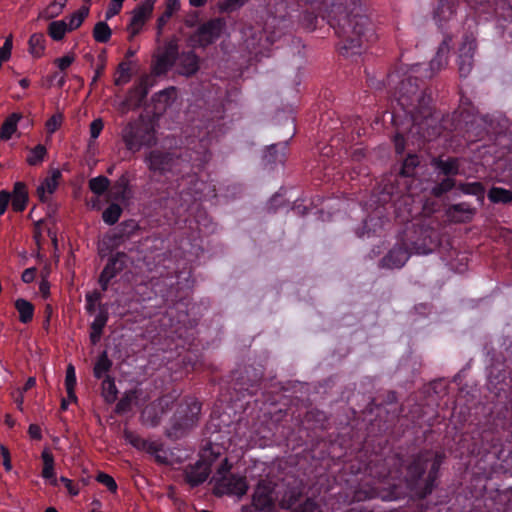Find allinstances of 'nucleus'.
Returning <instances> with one entry per match:
<instances>
[{"label": "nucleus", "instance_id": "nucleus-1", "mask_svg": "<svg viewBox=\"0 0 512 512\" xmlns=\"http://www.w3.org/2000/svg\"><path fill=\"white\" fill-rule=\"evenodd\" d=\"M366 72L367 85L380 90L387 88L396 104H392L390 118L396 133L393 138L395 151L401 155L405 151L406 140L415 139L421 143L430 142L442 134L443 125L432 106L431 90L423 88V82L416 76L390 72L386 80H378Z\"/></svg>", "mask_w": 512, "mask_h": 512}, {"label": "nucleus", "instance_id": "nucleus-2", "mask_svg": "<svg viewBox=\"0 0 512 512\" xmlns=\"http://www.w3.org/2000/svg\"><path fill=\"white\" fill-rule=\"evenodd\" d=\"M208 139L201 137L194 147L179 152L154 149L145 157V163L154 178H165L176 182L175 196L164 200L165 208L174 215H181L190 205L201 199L206 183L199 179L198 172L210 160Z\"/></svg>", "mask_w": 512, "mask_h": 512}, {"label": "nucleus", "instance_id": "nucleus-3", "mask_svg": "<svg viewBox=\"0 0 512 512\" xmlns=\"http://www.w3.org/2000/svg\"><path fill=\"white\" fill-rule=\"evenodd\" d=\"M446 459L443 451L421 450L405 459L400 454L380 458L375 455L366 465L365 471L380 482L387 483L391 490L389 499L400 497L399 487L391 481L404 483L419 499H425L437 487L440 468Z\"/></svg>", "mask_w": 512, "mask_h": 512}, {"label": "nucleus", "instance_id": "nucleus-4", "mask_svg": "<svg viewBox=\"0 0 512 512\" xmlns=\"http://www.w3.org/2000/svg\"><path fill=\"white\" fill-rule=\"evenodd\" d=\"M314 19L321 17L339 38L337 49L348 57L359 54L364 43L376 39L368 7L363 0H312Z\"/></svg>", "mask_w": 512, "mask_h": 512}, {"label": "nucleus", "instance_id": "nucleus-5", "mask_svg": "<svg viewBox=\"0 0 512 512\" xmlns=\"http://www.w3.org/2000/svg\"><path fill=\"white\" fill-rule=\"evenodd\" d=\"M191 273L174 272L160 277L154 283V290L159 294L168 309L159 319V326L165 336L172 340H180L177 346L191 345L195 339L197 321L190 318L189 290L192 286Z\"/></svg>", "mask_w": 512, "mask_h": 512}, {"label": "nucleus", "instance_id": "nucleus-6", "mask_svg": "<svg viewBox=\"0 0 512 512\" xmlns=\"http://www.w3.org/2000/svg\"><path fill=\"white\" fill-rule=\"evenodd\" d=\"M201 402L193 396H185L176 407L166 429V436L171 440L185 437L200 420Z\"/></svg>", "mask_w": 512, "mask_h": 512}, {"label": "nucleus", "instance_id": "nucleus-7", "mask_svg": "<svg viewBox=\"0 0 512 512\" xmlns=\"http://www.w3.org/2000/svg\"><path fill=\"white\" fill-rule=\"evenodd\" d=\"M456 121L455 129H459L463 137L471 142L483 139L491 126L489 115H479L472 104L468 103L465 107L463 101L457 112Z\"/></svg>", "mask_w": 512, "mask_h": 512}, {"label": "nucleus", "instance_id": "nucleus-8", "mask_svg": "<svg viewBox=\"0 0 512 512\" xmlns=\"http://www.w3.org/2000/svg\"><path fill=\"white\" fill-rule=\"evenodd\" d=\"M402 239L413 253L427 255L439 247L441 234L429 224L417 223L406 229Z\"/></svg>", "mask_w": 512, "mask_h": 512}, {"label": "nucleus", "instance_id": "nucleus-9", "mask_svg": "<svg viewBox=\"0 0 512 512\" xmlns=\"http://www.w3.org/2000/svg\"><path fill=\"white\" fill-rule=\"evenodd\" d=\"M473 11V16L467 18L488 21L497 19L499 26L505 27L506 23H512V0H464Z\"/></svg>", "mask_w": 512, "mask_h": 512}, {"label": "nucleus", "instance_id": "nucleus-10", "mask_svg": "<svg viewBox=\"0 0 512 512\" xmlns=\"http://www.w3.org/2000/svg\"><path fill=\"white\" fill-rule=\"evenodd\" d=\"M487 385L497 397L512 402V358L491 365Z\"/></svg>", "mask_w": 512, "mask_h": 512}, {"label": "nucleus", "instance_id": "nucleus-11", "mask_svg": "<svg viewBox=\"0 0 512 512\" xmlns=\"http://www.w3.org/2000/svg\"><path fill=\"white\" fill-rule=\"evenodd\" d=\"M230 378V388L235 392L236 399H241L246 394L256 393L263 378V370L254 366H245L243 369L232 371Z\"/></svg>", "mask_w": 512, "mask_h": 512}, {"label": "nucleus", "instance_id": "nucleus-12", "mask_svg": "<svg viewBox=\"0 0 512 512\" xmlns=\"http://www.w3.org/2000/svg\"><path fill=\"white\" fill-rule=\"evenodd\" d=\"M226 29V20L223 17L211 18L201 23L188 37L192 48L205 49L216 43Z\"/></svg>", "mask_w": 512, "mask_h": 512}, {"label": "nucleus", "instance_id": "nucleus-13", "mask_svg": "<svg viewBox=\"0 0 512 512\" xmlns=\"http://www.w3.org/2000/svg\"><path fill=\"white\" fill-rule=\"evenodd\" d=\"M478 22L475 19L467 18L463 23V29L466 30L463 36V42L459 48L457 60L460 77H467L473 68V57L476 50V33Z\"/></svg>", "mask_w": 512, "mask_h": 512}, {"label": "nucleus", "instance_id": "nucleus-14", "mask_svg": "<svg viewBox=\"0 0 512 512\" xmlns=\"http://www.w3.org/2000/svg\"><path fill=\"white\" fill-rule=\"evenodd\" d=\"M216 455L209 450L205 449L199 459L193 463L188 464L183 469V477L186 484L191 488L202 485L211 474V468Z\"/></svg>", "mask_w": 512, "mask_h": 512}, {"label": "nucleus", "instance_id": "nucleus-15", "mask_svg": "<svg viewBox=\"0 0 512 512\" xmlns=\"http://www.w3.org/2000/svg\"><path fill=\"white\" fill-rule=\"evenodd\" d=\"M122 139L128 150L137 151L142 146L155 143L154 131L140 121H131L122 130Z\"/></svg>", "mask_w": 512, "mask_h": 512}, {"label": "nucleus", "instance_id": "nucleus-16", "mask_svg": "<svg viewBox=\"0 0 512 512\" xmlns=\"http://www.w3.org/2000/svg\"><path fill=\"white\" fill-rule=\"evenodd\" d=\"M452 37L446 35L440 43L436 55L428 64H414L410 68V74H424L425 78H432L437 72L443 69L448 64V54L450 52V43Z\"/></svg>", "mask_w": 512, "mask_h": 512}, {"label": "nucleus", "instance_id": "nucleus-17", "mask_svg": "<svg viewBox=\"0 0 512 512\" xmlns=\"http://www.w3.org/2000/svg\"><path fill=\"white\" fill-rule=\"evenodd\" d=\"M215 482L213 493L216 496L246 494L248 486L246 478L236 474H230L228 477L212 478Z\"/></svg>", "mask_w": 512, "mask_h": 512}, {"label": "nucleus", "instance_id": "nucleus-18", "mask_svg": "<svg viewBox=\"0 0 512 512\" xmlns=\"http://www.w3.org/2000/svg\"><path fill=\"white\" fill-rule=\"evenodd\" d=\"M460 0H438L433 9V20L439 29L445 30L458 15Z\"/></svg>", "mask_w": 512, "mask_h": 512}, {"label": "nucleus", "instance_id": "nucleus-19", "mask_svg": "<svg viewBox=\"0 0 512 512\" xmlns=\"http://www.w3.org/2000/svg\"><path fill=\"white\" fill-rule=\"evenodd\" d=\"M178 41L172 38L164 45L162 53L152 65V73L156 76L166 74L175 64L178 58Z\"/></svg>", "mask_w": 512, "mask_h": 512}, {"label": "nucleus", "instance_id": "nucleus-20", "mask_svg": "<svg viewBox=\"0 0 512 512\" xmlns=\"http://www.w3.org/2000/svg\"><path fill=\"white\" fill-rule=\"evenodd\" d=\"M413 252L401 238L389 252L381 259L380 266L388 269H399L405 265Z\"/></svg>", "mask_w": 512, "mask_h": 512}, {"label": "nucleus", "instance_id": "nucleus-21", "mask_svg": "<svg viewBox=\"0 0 512 512\" xmlns=\"http://www.w3.org/2000/svg\"><path fill=\"white\" fill-rule=\"evenodd\" d=\"M154 9V0H145L140 5L136 6L132 12V17L128 25L130 32V39L138 35L146 21L150 18Z\"/></svg>", "mask_w": 512, "mask_h": 512}, {"label": "nucleus", "instance_id": "nucleus-22", "mask_svg": "<svg viewBox=\"0 0 512 512\" xmlns=\"http://www.w3.org/2000/svg\"><path fill=\"white\" fill-rule=\"evenodd\" d=\"M431 166L435 169L438 176L452 177L460 174V161L457 157L442 156L433 157L431 159Z\"/></svg>", "mask_w": 512, "mask_h": 512}, {"label": "nucleus", "instance_id": "nucleus-23", "mask_svg": "<svg viewBox=\"0 0 512 512\" xmlns=\"http://www.w3.org/2000/svg\"><path fill=\"white\" fill-rule=\"evenodd\" d=\"M476 214V209L467 202L451 204L446 210V216L454 223H468Z\"/></svg>", "mask_w": 512, "mask_h": 512}, {"label": "nucleus", "instance_id": "nucleus-24", "mask_svg": "<svg viewBox=\"0 0 512 512\" xmlns=\"http://www.w3.org/2000/svg\"><path fill=\"white\" fill-rule=\"evenodd\" d=\"M110 197L118 202L126 204L132 198L130 178L128 173H123L111 186Z\"/></svg>", "mask_w": 512, "mask_h": 512}, {"label": "nucleus", "instance_id": "nucleus-25", "mask_svg": "<svg viewBox=\"0 0 512 512\" xmlns=\"http://www.w3.org/2000/svg\"><path fill=\"white\" fill-rule=\"evenodd\" d=\"M273 490L266 484H258L253 495V505L257 510H270L274 507Z\"/></svg>", "mask_w": 512, "mask_h": 512}, {"label": "nucleus", "instance_id": "nucleus-26", "mask_svg": "<svg viewBox=\"0 0 512 512\" xmlns=\"http://www.w3.org/2000/svg\"><path fill=\"white\" fill-rule=\"evenodd\" d=\"M128 256L125 252H116L112 254L100 274L113 279L126 267Z\"/></svg>", "mask_w": 512, "mask_h": 512}, {"label": "nucleus", "instance_id": "nucleus-27", "mask_svg": "<svg viewBox=\"0 0 512 512\" xmlns=\"http://www.w3.org/2000/svg\"><path fill=\"white\" fill-rule=\"evenodd\" d=\"M179 72L185 76H192L199 70V57L192 50L178 53Z\"/></svg>", "mask_w": 512, "mask_h": 512}, {"label": "nucleus", "instance_id": "nucleus-28", "mask_svg": "<svg viewBox=\"0 0 512 512\" xmlns=\"http://www.w3.org/2000/svg\"><path fill=\"white\" fill-rule=\"evenodd\" d=\"M28 200L29 195L26 184L21 181L15 182L11 193V205L13 211L18 213L23 212L27 207Z\"/></svg>", "mask_w": 512, "mask_h": 512}, {"label": "nucleus", "instance_id": "nucleus-29", "mask_svg": "<svg viewBox=\"0 0 512 512\" xmlns=\"http://www.w3.org/2000/svg\"><path fill=\"white\" fill-rule=\"evenodd\" d=\"M50 173L51 175L46 177L37 188V194L41 202H46L48 200L45 195L46 192L48 194H53L56 191L59 181L62 178V173L59 169H52Z\"/></svg>", "mask_w": 512, "mask_h": 512}, {"label": "nucleus", "instance_id": "nucleus-30", "mask_svg": "<svg viewBox=\"0 0 512 512\" xmlns=\"http://www.w3.org/2000/svg\"><path fill=\"white\" fill-rule=\"evenodd\" d=\"M287 151L288 141L272 144L264 154V161L267 164H283L286 160Z\"/></svg>", "mask_w": 512, "mask_h": 512}, {"label": "nucleus", "instance_id": "nucleus-31", "mask_svg": "<svg viewBox=\"0 0 512 512\" xmlns=\"http://www.w3.org/2000/svg\"><path fill=\"white\" fill-rule=\"evenodd\" d=\"M113 361L109 358L106 350H103L97 356L94 366H93V376L100 380L105 378L106 376H112L110 373L112 371Z\"/></svg>", "mask_w": 512, "mask_h": 512}, {"label": "nucleus", "instance_id": "nucleus-32", "mask_svg": "<svg viewBox=\"0 0 512 512\" xmlns=\"http://www.w3.org/2000/svg\"><path fill=\"white\" fill-rule=\"evenodd\" d=\"M280 415L276 414L274 417H271L269 420H266L262 423L261 427L257 430V435L265 442L272 440L278 433L280 429Z\"/></svg>", "mask_w": 512, "mask_h": 512}, {"label": "nucleus", "instance_id": "nucleus-33", "mask_svg": "<svg viewBox=\"0 0 512 512\" xmlns=\"http://www.w3.org/2000/svg\"><path fill=\"white\" fill-rule=\"evenodd\" d=\"M151 87L149 75H143L129 90V98L135 100L137 103L144 101L149 93Z\"/></svg>", "mask_w": 512, "mask_h": 512}, {"label": "nucleus", "instance_id": "nucleus-34", "mask_svg": "<svg viewBox=\"0 0 512 512\" xmlns=\"http://www.w3.org/2000/svg\"><path fill=\"white\" fill-rule=\"evenodd\" d=\"M457 188L465 195H473L476 197L480 206L484 205L485 201V186L481 182H461Z\"/></svg>", "mask_w": 512, "mask_h": 512}, {"label": "nucleus", "instance_id": "nucleus-35", "mask_svg": "<svg viewBox=\"0 0 512 512\" xmlns=\"http://www.w3.org/2000/svg\"><path fill=\"white\" fill-rule=\"evenodd\" d=\"M127 240L114 229V231L110 234H107L103 240L104 248L101 249V257L106 255V252L109 254H114V252H118L117 250L126 242Z\"/></svg>", "mask_w": 512, "mask_h": 512}, {"label": "nucleus", "instance_id": "nucleus-36", "mask_svg": "<svg viewBox=\"0 0 512 512\" xmlns=\"http://www.w3.org/2000/svg\"><path fill=\"white\" fill-rule=\"evenodd\" d=\"M41 458L43 460V469H42V477L46 480H50L52 485H57V479L55 477V469H54V456L48 450L44 449L41 454Z\"/></svg>", "mask_w": 512, "mask_h": 512}, {"label": "nucleus", "instance_id": "nucleus-37", "mask_svg": "<svg viewBox=\"0 0 512 512\" xmlns=\"http://www.w3.org/2000/svg\"><path fill=\"white\" fill-rule=\"evenodd\" d=\"M411 413L412 422L416 426L422 427L424 425H427L431 427L437 422V414L434 413L432 415H427L425 412H423V407L419 404L413 407Z\"/></svg>", "mask_w": 512, "mask_h": 512}, {"label": "nucleus", "instance_id": "nucleus-38", "mask_svg": "<svg viewBox=\"0 0 512 512\" xmlns=\"http://www.w3.org/2000/svg\"><path fill=\"white\" fill-rule=\"evenodd\" d=\"M487 197L493 204H509L512 203V190L492 186L487 193Z\"/></svg>", "mask_w": 512, "mask_h": 512}, {"label": "nucleus", "instance_id": "nucleus-39", "mask_svg": "<svg viewBox=\"0 0 512 512\" xmlns=\"http://www.w3.org/2000/svg\"><path fill=\"white\" fill-rule=\"evenodd\" d=\"M14 305L19 313V321L21 323L27 324L32 321L35 308L31 302L23 298H18Z\"/></svg>", "mask_w": 512, "mask_h": 512}, {"label": "nucleus", "instance_id": "nucleus-40", "mask_svg": "<svg viewBox=\"0 0 512 512\" xmlns=\"http://www.w3.org/2000/svg\"><path fill=\"white\" fill-rule=\"evenodd\" d=\"M101 380V394L103 398L107 403H114L118 397L114 376H106Z\"/></svg>", "mask_w": 512, "mask_h": 512}, {"label": "nucleus", "instance_id": "nucleus-41", "mask_svg": "<svg viewBox=\"0 0 512 512\" xmlns=\"http://www.w3.org/2000/svg\"><path fill=\"white\" fill-rule=\"evenodd\" d=\"M21 117V114L12 113L5 119L0 129L1 139L8 140L12 137L17 129V124Z\"/></svg>", "mask_w": 512, "mask_h": 512}, {"label": "nucleus", "instance_id": "nucleus-42", "mask_svg": "<svg viewBox=\"0 0 512 512\" xmlns=\"http://www.w3.org/2000/svg\"><path fill=\"white\" fill-rule=\"evenodd\" d=\"M132 62L124 60L120 62L117 66L116 74L117 76L114 79V84L116 86H123L130 82L132 78Z\"/></svg>", "mask_w": 512, "mask_h": 512}, {"label": "nucleus", "instance_id": "nucleus-43", "mask_svg": "<svg viewBox=\"0 0 512 512\" xmlns=\"http://www.w3.org/2000/svg\"><path fill=\"white\" fill-rule=\"evenodd\" d=\"M455 187H457L456 180L452 177L444 176L441 181L435 183L432 187L431 194L436 198H441Z\"/></svg>", "mask_w": 512, "mask_h": 512}, {"label": "nucleus", "instance_id": "nucleus-44", "mask_svg": "<svg viewBox=\"0 0 512 512\" xmlns=\"http://www.w3.org/2000/svg\"><path fill=\"white\" fill-rule=\"evenodd\" d=\"M46 39L43 33H34L29 39V51L30 53L39 58L44 54Z\"/></svg>", "mask_w": 512, "mask_h": 512}, {"label": "nucleus", "instance_id": "nucleus-45", "mask_svg": "<svg viewBox=\"0 0 512 512\" xmlns=\"http://www.w3.org/2000/svg\"><path fill=\"white\" fill-rule=\"evenodd\" d=\"M67 32H69V28L64 20L52 21L47 28L48 35L54 41H61Z\"/></svg>", "mask_w": 512, "mask_h": 512}, {"label": "nucleus", "instance_id": "nucleus-46", "mask_svg": "<svg viewBox=\"0 0 512 512\" xmlns=\"http://www.w3.org/2000/svg\"><path fill=\"white\" fill-rule=\"evenodd\" d=\"M419 164V156L417 154L409 153L402 162L400 174L404 177H413Z\"/></svg>", "mask_w": 512, "mask_h": 512}, {"label": "nucleus", "instance_id": "nucleus-47", "mask_svg": "<svg viewBox=\"0 0 512 512\" xmlns=\"http://www.w3.org/2000/svg\"><path fill=\"white\" fill-rule=\"evenodd\" d=\"M123 212L122 207L118 203H111L109 206L103 211L102 219L104 223L107 225H114L118 222Z\"/></svg>", "mask_w": 512, "mask_h": 512}, {"label": "nucleus", "instance_id": "nucleus-48", "mask_svg": "<svg viewBox=\"0 0 512 512\" xmlns=\"http://www.w3.org/2000/svg\"><path fill=\"white\" fill-rule=\"evenodd\" d=\"M112 35V30L106 21H99L93 28V38L98 43H107Z\"/></svg>", "mask_w": 512, "mask_h": 512}, {"label": "nucleus", "instance_id": "nucleus-49", "mask_svg": "<svg viewBox=\"0 0 512 512\" xmlns=\"http://www.w3.org/2000/svg\"><path fill=\"white\" fill-rule=\"evenodd\" d=\"M137 399V391L129 390L124 393V395L117 402L115 407V412L118 414H124L131 410L132 403Z\"/></svg>", "mask_w": 512, "mask_h": 512}, {"label": "nucleus", "instance_id": "nucleus-50", "mask_svg": "<svg viewBox=\"0 0 512 512\" xmlns=\"http://www.w3.org/2000/svg\"><path fill=\"white\" fill-rule=\"evenodd\" d=\"M110 180L103 175L91 178L88 182L89 189L97 196L103 195L110 187Z\"/></svg>", "mask_w": 512, "mask_h": 512}, {"label": "nucleus", "instance_id": "nucleus-51", "mask_svg": "<svg viewBox=\"0 0 512 512\" xmlns=\"http://www.w3.org/2000/svg\"><path fill=\"white\" fill-rule=\"evenodd\" d=\"M115 230L118 231L126 240H129L140 230V227L136 220L128 219L121 222Z\"/></svg>", "mask_w": 512, "mask_h": 512}, {"label": "nucleus", "instance_id": "nucleus-52", "mask_svg": "<svg viewBox=\"0 0 512 512\" xmlns=\"http://www.w3.org/2000/svg\"><path fill=\"white\" fill-rule=\"evenodd\" d=\"M67 0H63V2H58V0H54L51 2L42 12H40V17L43 19H53L59 16L64 7L66 6Z\"/></svg>", "mask_w": 512, "mask_h": 512}, {"label": "nucleus", "instance_id": "nucleus-53", "mask_svg": "<svg viewBox=\"0 0 512 512\" xmlns=\"http://www.w3.org/2000/svg\"><path fill=\"white\" fill-rule=\"evenodd\" d=\"M46 155V147L42 144H38L34 148L30 149L26 161L30 166H37L43 162Z\"/></svg>", "mask_w": 512, "mask_h": 512}, {"label": "nucleus", "instance_id": "nucleus-54", "mask_svg": "<svg viewBox=\"0 0 512 512\" xmlns=\"http://www.w3.org/2000/svg\"><path fill=\"white\" fill-rule=\"evenodd\" d=\"M89 15V7L83 6L76 12L70 15L69 23L67 24L69 32L78 29L86 17Z\"/></svg>", "mask_w": 512, "mask_h": 512}, {"label": "nucleus", "instance_id": "nucleus-55", "mask_svg": "<svg viewBox=\"0 0 512 512\" xmlns=\"http://www.w3.org/2000/svg\"><path fill=\"white\" fill-rule=\"evenodd\" d=\"M225 125L226 124L223 122V117H221L220 119H217V120L212 119L211 121L208 122V124L205 127L207 130L206 134L207 135L211 134L210 138L217 136L218 134H223L228 129Z\"/></svg>", "mask_w": 512, "mask_h": 512}, {"label": "nucleus", "instance_id": "nucleus-56", "mask_svg": "<svg viewBox=\"0 0 512 512\" xmlns=\"http://www.w3.org/2000/svg\"><path fill=\"white\" fill-rule=\"evenodd\" d=\"M109 319V313L107 306L105 304H99V312L95 316L93 322L90 324V327L101 328L104 330Z\"/></svg>", "mask_w": 512, "mask_h": 512}, {"label": "nucleus", "instance_id": "nucleus-57", "mask_svg": "<svg viewBox=\"0 0 512 512\" xmlns=\"http://www.w3.org/2000/svg\"><path fill=\"white\" fill-rule=\"evenodd\" d=\"M103 295L102 292L94 290L93 292L87 293L85 296V309L87 313L93 314L95 312V306L101 301Z\"/></svg>", "mask_w": 512, "mask_h": 512}, {"label": "nucleus", "instance_id": "nucleus-58", "mask_svg": "<svg viewBox=\"0 0 512 512\" xmlns=\"http://www.w3.org/2000/svg\"><path fill=\"white\" fill-rule=\"evenodd\" d=\"M97 482L104 485L110 492H116L117 491V483L114 480L112 476L105 472H99L96 476Z\"/></svg>", "mask_w": 512, "mask_h": 512}, {"label": "nucleus", "instance_id": "nucleus-59", "mask_svg": "<svg viewBox=\"0 0 512 512\" xmlns=\"http://www.w3.org/2000/svg\"><path fill=\"white\" fill-rule=\"evenodd\" d=\"M173 16V9L170 7H166L164 12L158 17L156 22V29H157V35L158 37L161 36L164 27L170 20V18Z\"/></svg>", "mask_w": 512, "mask_h": 512}, {"label": "nucleus", "instance_id": "nucleus-60", "mask_svg": "<svg viewBox=\"0 0 512 512\" xmlns=\"http://www.w3.org/2000/svg\"><path fill=\"white\" fill-rule=\"evenodd\" d=\"M293 512H322L321 506L313 499L308 498Z\"/></svg>", "mask_w": 512, "mask_h": 512}, {"label": "nucleus", "instance_id": "nucleus-61", "mask_svg": "<svg viewBox=\"0 0 512 512\" xmlns=\"http://www.w3.org/2000/svg\"><path fill=\"white\" fill-rule=\"evenodd\" d=\"M307 421H315L320 427L324 426L327 420L326 414L318 409H311L306 413Z\"/></svg>", "mask_w": 512, "mask_h": 512}, {"label": "nucleus", "instance_id": "nucleus-62", "mask_svg": "<svg viewBox=\"0 0 512 512\" xmlns=\"http://www.w3.org/2000/svg\"><path fill=\"white\" fill-rule=\"evenodd\" d=\"M77 383L75 367L72 364H69L66 368V376H65V388L66 390H71V388H75Z\"/></svg>", "mask_w": 512, "mask_h": 512}, {"label": "nucleus", "instance_id": "nucleus-63", "mask_svg": "<svg viewBox=\"0 0 512 512\" xmlns=\"http://www.w3.org/2000/svg\"><path fill=\"white\" fill-rule=\"evenodd\" d=\"M74 61H75L74 53H68V54L64 55L63 57L56 58L54 60V64L59 68V70L65 71Z\"/></svg>", "mask_w": 512, "mask_h": 512}, {"label": "nucleus", "instance_id": "nucleus-64", "mask_svg": "<svg viewBox=\"0 0 512 512\" xmlns=\"http://www.w3.org/2000/svg\"><path fill=\"white\" fill-rule=\"evenodd\" d=\"M430 389L436 394L439 398H442L447 394V385L444 380H436L430 384Z\"/></svg>", "mask_w": 512, "mask_h": 512}]
</instances>
